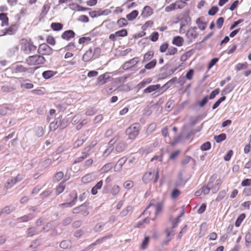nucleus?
Listing matches in <instances>:
<instances>
[{
    "instance_id": "nucleus-13",
    "label": "nucleus",
    "mask_w": 251,
    "mask_h": 251,
    "mask_svg": "<svg viewBox=\"0 0 251 251\" xmlns=\"http://www.w3.org/2000/svg\"><path fill=\"white\" fill-rule=\"evenodd\" d=\"M14 109L13 106L5 104L4 105L0 106V115L1 116H4L7 113V111H12Z\"/></svg>"
},
{
    "instance_id": "nucleus-63",
    "label": "nucleus",
    "mask_w": 251,
    "mask_h": 251,
    "mask_svg": "<svg viewBox=\"0 0 251 251\" xmlns=\"http://www.w3.org/2000/svg\"><path fill=\"white\" fill-rule=\"evenodd\" d=\"M244 20L243 19H240L238 20L235 21L233 23V24L231 25V26L229 27L230 30H232L234 28H235L238 25L240 24L243 23L244 22Z\"/></svg>"
},
{
    "instance_id": "nucleus-57",
    "label": "nucleus",
    "mask_w": 251,
    "mask_h": 251,
    "mask_svg": "<svg viewBox=\"0 0 251 251\" xmlns=\"http://www.w3.org/2000/svg\"><path fill=\"white\" fill-rule=\"evenodd\" d=\"M219 10L218 7L217 6H213L208 10V14L210 16H214Z\"/></svg>"
},
{
    "instance_id": "nucleus-44",
    "label": "nucleus",
    "mask_w": 251,
    "mask_h": 251,
    "mask_svg": "<svg viewBox=\"0 0 251 251\" xmlns=\"http://www.w3.org/2000/svg\"><path fill=\"white\" fill-rule=\"evenodd\" d=\"M226 99V97L225 96H223L222 97H221L220 99H219L212 106V109H215L217 108L220 103L224 101Z\"/></svg>"
},
{
    "instance_id": "nucleus-51",
    "label": "nucleus",
    "mask_w": 251,
    "mask_h": 251,
    "mask_svg": "<svg viewBox=\"0 0 251 251\" xmlns=\"http://www.w3.org/2000/svg\"><path fill=\"white\" fill-rule=\"evenodd\" d=\"M112 167L113 164L112 163H108L104 165L101 170L103 173H106L110 171Z\"/></svg>"
},
{
    "instance_id": "nucleus-12",
    "label": "nucleus",
    "mask_w": 251,
    "mask_h": 251,
    "mask_svg": "<svg viewBox=\"0 0 251 251\" xmlns=\"http://www.w3.org/2000/svg\"><path fill=\"white\" fill-rule=\"evenodd\" d=\"M40 231L38 230L36 226H31L28 228L26 231V234L27 237H31L35 235L39 234Z\"/></svg>"
},
{
    "instance_id": "nucleus-1",
    "label": "nucleus",
    "mask_w": 251,
    "mask_h": 251,
    "mask_svg": "<svg viewBox=\"0 0 251 251\" xmlns=\"http://www.w3.org/2000/svg\"><path fill=\"white\" fill-rule=\"evenodd\" d=\"M21 50L25 53L29 54L34 52L36 50V47L33 45V42L29 39V40L23 38L21 40Z\"/></svg>"
},
{
    "instance_id": "nucleus-27",
    "label": "nucleus",
    "mask_w": 251,
    "mask_h": 251,
    "mask_svg": "<svg viewBox=\"0 0 251 251\" xmlns=\"http://www.w3.org/2000/svg\"><path fill=\"white\" fill-rule=\"evenodd\" d=\"M0 20L2 22V26L7 25H8V18L6 13H0Z\"/></svg>"
},
{
    "instance_id": "nucleus-62",
    "label": "nucleus",
    "mask_w": 251,
    "mask_h": 251,
    "mask_svg": "<svg viewBox=\"0 0 251 251\" xmlns=\"http://www.w3.org/2000/svg\"><path fill=\"white\" fill-rule=\"evenodd\" d=\"M46 41L48 44H50V45L54 46L56 43V41L55 39L53 36L51 35H49L46 39Z\"/></svg>"
},
{
    "instance_id": "nucleus-29",
    "label": "nucleus",
    "mask_w": 251,
    "mask_h": 251,
    "mask_svg": "<svg viewBox=\"0 0 251 251\" xmlns=\"http://www.w3.org/2000/svg\"><path fill=\"white\" fill-rule=\"evenodd\" d=\"M165 232L167 233V236L165 238V242H168L171 241L172 237H173L175 234V231L174 230L170 231L169 228H167L165 230Z\"/></svg>"
},
{
    "instance_id": "nucleus-24",
    "label": "nucleus",
    "mask_w": 251,
    "mask_h": 251,
    "mask_svg": "<svg viewBox=\"0 0 251 251\" xmlns=\"http://www.w3.org/2000/svg\"><path fill=\"white\" fill-rule=\"evenodd\" d=\"M61 118L62 116H59L57 118V120L58 121V122H59V127H61L62 129H64L68 126V121L66 119H61Z\"/></svg>"
},
{
    "instance_id": "nucleus-23",
    "label": "nucleus",
    "mask_w": 251,
    "mask_h": 251,
    "mask_svg": "<svg viewBox=\"0 0 251 251\" xmlns=\"http://www.w3.org/2000/svg\"><path fill=\"white\" fill-rule=\"evenodd\" d=\"M234 86L232 83H229L222 90V95L224 96L231 92L234 89Z\"/></svg>"
},
{
    "instance_id": "nucleus-46",
    "label": "nucleus",
    "mask_w": 251,
    "mask_h": 251,
    "mask_svg": "<svg viewBox=\"0 0 251 251\" xmlns=\"http://www.w3.org/2000/svg\"><path fill=\"white\" fill-rule=\"evenodd\" d=\"M44 134V131L43 127L37 126L35 128V134L38 137L42 136Z\"/></svg>"
},
{
    "instance_id": "nucleus-42",
    "label": "nucleus",
    "mask_w": 251,
    "mask_h": 251,
    "mask_svg": "<svg viewBox=\"0 0 251 251\" xmlns=\"http://www.w3.org/2000/svg\"><path fill=\"white\" fill-rule=\"evenodd\" d=\"M106 237H107V236H105V237H103L102 238H100V239L97 240L95 242L92 243L91 244L89 245L87 248L84 249L83 250V251H88V250L91 249L94 246H95L96 245H97V244L100 243V242L101 241L103 238H105Z\"/></svg>"
},
{
    "instance_id": "nucleus-3",
    "label": "nucleus",
    "mask_w": 251,
    "mask_h": 251,
    "mask_svg": "<svg viewBox=\"0 0 251 251\" xmlns=\"http://www.w3.org/2000/svg\"><path fill=\"white\" fill-rule=\"evenodd\" d=\"M139 123H135L129 126L126 130V134L128 135V139L133 140L138 135L139 133Z\"/></svg>"
},
{
    "instance_id": "nucleus-61",
    "label": "nucleus",
    "mask_w": 251,
    "mask_h": 251,
    "mask_svg": "<svg viewBox=\"0 0 251 251\" xmlns=\"http://www.w3.org/2000/svg\"><path fill=\"white\" fill-rule=\"evenodd\" d=\"M226 192L225 190H222V191H220L219 192L217 198L216 199V201H220L221 200H223L226 196Z\"/></svg>"
},
{
    "instance_id": "nucleus-26",
    "label": "nucleus",
    "mask_w": 251,
    "mask_h": 251,
    "mask_svg": "<svg viewBox=\"0 0 251 251\" xmlns=\"http://www.w3.org/2000/svg\"><path fill=\"white\" fill-rule=\"evenodd\" d=\"M87 206V204L86 203H84L82 204L77 206L75 208H74L73 210V213L74 214H77L83 211L86 207Z\"/></svg>"
},
{
    "instance_id": "nucleus-32",
    "label": "nucleus",
    "mask_w": 251,
    "mask_h": 251,
    "mask_svg": "<svg viewBox=\"0 0 251 251\" xmlns=\"http://www.w3.org/2000/svg\"><path fill=\"white\" fill-rule=\"evenodd\" d=\"M41 245V243L39 239H36L32 241L31 244L28 247V249H34L38 248Z\"/></svg>"
},
{
    "instance_id": "nucleus-38",
    "label": "nucleus",
    "mask_w": 251,
    "mask_h": 251,
    "mask_svg": "<svg viewBox=\"0 0 251 251\" xmlns=\"http://www.w3.org/2000/svg\"><path fill=\"white\" fill-rule=\"evenodd\" d=\"M246 215L244 213L241 214L237 218V219L236 220V222L235 223V225L237 227H239L240 225L242 222H243V220L245 218Z\"/></svg>"
},
{
    "instance_id": "nucleus-45",
    "label": "nucleus",
    "mask_w": 251,
    "mask_h": 251,
    "mask_svg": "<svg viewBox=\"0 0 251 251\" xmlns=\"http://www.w3.org/2000/svg\"><path fill=\"white\" fill-rule=\"evenodd\" d=\"M170 222L172 224V228H176L178 224L180 221V220L179 219V218H176V219H173L172 217H170L169 219Z\"/></svg>"
},
{
    "instance_id": "nucleus-50",
    "label": "nucleus",
    "mask_w": 251,
    "mask_h": 251,
    "mask_svg": "<svg viewBox=\"0 0 251 251\" xmlns=\"http://www.w3.org/2000/svg\"><path fill=\"white\" fill-rule=\"evenodd\" d=\"M211 145L210 142L207 141L202 144L201 146V150L203 151H206L211 148Z\"/></svg>"
},
{
    "instance_id": "nucleus-11",
    "label": "nucleus",
    "mask_w": 251,
    "mask_h": 251,
    "mask_svg": "<svg viewBox=\"0 0 251 251\" xmlns=\"http://www.w3.org/2000/svg\"><path fill=\"white\" fill-rule=\"evenodd\" d=\"M153 14V9L149 6H145L142 10L141 13V16L146 18H147Z\"/></svg>"
},
{
    "instance_id": "nucleus-56",
    "label": "nucleus",
    "mask_w": 251,
    "mask_h": 251,
    "mask_svg": "<svg viewBox=\"0 0 251 251\" xmlns=\"http://www.w3.org/2000/svg\"><path fill=\"white\" fill-rule=\"evenodd\" d=\"M92 180V175L91 174H87L82 177L81 182L84 183H86L91 181Z\"/></svg>"
},
{
    "instance_id": "nucleus-43",
    "label": "nucleus",
    "mask_w": 251,
    "mask_h": 251,
    "mask_svg": "<svg viewBox=\"0 0 251 251\" xmlns=\"http://www.w3.org/2000/svg\"><path fill=\"white\" fill-rule=\"evenodd\" d=\"M163 204V202H159L156 203V204L155 205L154 207L155 209V211L154 214L155 215H158L162 211Z\"/></svg>"
},
{
    "instance_id": "nucleus-2",
    "label": "nucleus",
    "mask_w": 251,
    "mask_h": 251,
    "mask_svg": "<svg viewBox=\"0 0 251 251\" xmlns=\"http://www.w3.org/2000/svg\"><path fill=\"white\" fill-rule=\"evenodd\" d=\"M46 59L42 55L36 54L28 56L25 59V63L30 66L44 64Z\"/></svg>"
},
{
    "instance_id": "nucleus-7",
    "label": "nucleus",
    "mask_w": 251,
    "mask_h": 251,
    "mask_svg": "<svg viewBox=\"0 0 251 251\" xmlns=\"http://www.w3.org/2000/svg\"><path fill=\"white\" fill-rule=\"evenodd\" d=\"M113 79L112 77L108 75V73H104L100 75L97 78V85L101 86L106 83L108 80Z\"/></svg>"
},
{
    "instance_id": "nucleus-18",
    "label": "nucleus",
    "mask_w": 251,
    "mask_h": 251,
    "mask_svg": "<svg viewBox=\"0 0 251 251\" xmlns=\"http://www.w3.org/2000/svg\"><path fill=\"white\" fill-rule=\"evenodd\" d=\"M153 176V173L151 172H147L144 175L142 180L145 184H147L152 179Z\"/></svg>"
},
{
    "instance_id": "nucleus-60",
    "label": "nucleus",
    "mask_w": 251,
    "mask_h": 251,
    "mask_svg": "<svg viewBox=\"0 0 251 251\" xmlns=\"http://www.w3.org/2000/svg\"><path fill=\"white\" fill-rule=\"evenodd\" d=\"M177 51V48L174 47H171L170 48H168V52L166 53L167 55H173L175 54Z\"/></svg>"
},
{
    "instance_id": "nucleus-16",
    "label": "nucleus",
    "mask_w": 251,
    "mask_h": 251,
    "mask_svg": "<svg viewBox=\"0 0 251 251\" xmlns=\"http://www.w3.org/2000/svg\"><path fill=\"white\" fill-rule=\"evenodd\" d=\"M93 57H94L93 50L90 48L83 55L82 59L84 62H88L92 59Z\"/></svg>"
},
{
    "instance_id": "nucleus-25",
    "label": "nucleus",
    "mask_w": 251,
    "mask_h": 251,
    "mask_svg": "<svg viewBox=\"0 0 251 251\" xmlns=\"http://www.w3.org/2000/svg\"><path fill=\"white\" fill-rule=\"evenodd\" d=\"M138 14V11L134 10L126 15V18L128 21H132L136 18Z\"/></svg>"
},
{
    "instance_id": "nucleus-52",
    "label": "nucleus",
    "mask_w": 251,
    "mask_h": 251,
    "mask_svg": "<svg viewBox=\"0 0 251 251\" xmlns=\"http://www.w3.org/2000/svg\"><path fill=\"white\" fill-rule=\"evenodd\" d=\"M117 37H125L127 35V31L126 29H122L115 32Z\"/></svg>"
},
{
    "instance_id": "nucleus-48",
    "label": "nucleus",
    "mask_w": 251,
    "mask_h": 251,
    "mask_svg": "<svg viewBox=\"0 0 251 251\" xmlns=\"http://www.w3.org/2000/svg\"><path fill=\"white\" fill-rule=\"evenodd\" d=\"M212 187V186H211L210 184H207L206 185L203 186L201 188V189L202 191V193H203L204 195H207L209 194L210 190Z\"/></svg>"
},
{
    "instance_id": "nucleus-10",
    "label": "nucleus",
    "mask_w": 251,
    "mask_h": 251,
    "mask_svg": "<svg viewBox=\"0 0 251 251\" xmlns=\"http://www.w3.org/2000/svg\"><path fill=\"white\" fill-rule=\"evenodd\" d=\"M75 33L72 30L65 31L61 35V38L67 41H69L71 38L75 37Z\"/></svg>"
},
{
    "instance_id": "nucleus-59",
    "label": "nucleus",
    "mask_w": 251,
    "mask_h": 251,
    "mask_svg": "<svg viewBox=\"0 0 251 251\" xmlns=\"http://www.w3.org/2000/svg\"><path fill=\"white\" fill-rule=\"evenodd\" d=\"M220 93V89L219 88H216L214 90L212 91L209 95L208 97V99L213 100L215 97L218 95Z\"/></svg>"
},
{
    "instance_id": "nucleus-53",
    "label": "nucleus",
    "mask_w": 251,
    "mask_h": 251,
    "mask_svg": "<svg viewBox=\"0 0 251 251\" xmlns=\"http://www.w3.org/2000/svg\"><path fill=\"white\" fill-rule=\"evenodd\" d=\"M150 237L149 236H146L143 241H142L141 249L142 250H145L147 248V247L149 243Z\"/></svg>"
},
{
    "instance_id": "nucleus-33",
    "label": "nucleus",
    "mask_w": 251,
    "mask_h": 251,
    "mask_svg": "<svg viewBox=\"0 0 251 251\" xmlns=\"http://www.w3.org/2000/svg\"><path fill=\"white\" fill-rule=\"evenodd\" d=\"M71 242L70 240H66L62 241L60 243L59 246L63 249H67L71 246Z\"/></svg>"
},
{
    "instance_id": "nucleus-58",
    "label": "nucleus",
    "mask_w": 251,
    "mask_h": 251,
    "mask_svg": "<svg viewBox=\"0 0 251 251\" xmlns=\"http://www.w3.org/2000/svg\"><path fill=\"white\" fill-rule=\"evenodd\" d=\"M16 183V181L14 180L13 178L8 179L7 180L6 184L5 185L6 189H9L11 187Z\"/></svg>"
},
{
    "instance_id": "nucleus-31",
    "label": "nucleus",
    "mask_w": 251,
    "mask_h": 251,
    "mask_svg": "<svg viewBox=\"0 0 251 251\" xmlns=\"http://www.w3.org/2000/svg\"><path fill=\"white\" fill-rule=\"evenodd\" d=\"M226 136L225 133H221L218 135H215L214 139L217 143H219L225 140L226 139Z\"/></svg>"
},
{
    "instance_id": "nucleus-6",
    "label": "nucleus",
    "mask_w": 251,
    "mask_h": 251,
    "mask_svg": "<svg viewBox=\"0 0 251 251\" xmlns=\"http://www.w3.org/2000/svg\"><path fill=\"white\" fill-rule=\"evenodd\" d=\"M38 53L42 55H50L52 53L53 49L46 43L41 44L39 45L38 49Z\"/></svg>"
},
{
    "instance_id": "nucleus-8",
    "label": "nucleus",
    "mask_w": 251,
    "mask_h": 251,
    "mask_svg": "<svg viewBox=\"0 0 251 251\" xmlns=\"http://www.w3.org/2000/svg\"><path fill=\"white\" fill-rule=\"evenodd\" d=\"M111 12V10L108 9H105L104 10H102L101 9H99V10L97 11H93L90 12L89 13V15L91 17L94 18L101 15H108V14H110Z\"/></svg>"
},
{
    "instance_id": "nucleus-15",
    "label": "nucleus",
    "mask_w": 251,
    "mask_h": 251,
    "mask_svg": "<svg viewBox=\"0 0 251 251\" xmlns=\"http://www.w3.org/2000/svg\"><path fill=\"white\" fill-rule=\"evenodd\" d=\"M18 28V25L17 24L11 25L9 27L5 29V31L2 35H12L14 34Z\"/></svg>"
},
{
    "instance_id": "nucleus-49",
    "label": "nucleus",
    "mask_w": 251,
    "mask_h": 251,
    "mask_svg": "<svg viewBox=\"0 0 251 251\" xmlns=\"http://www.w3.org/2000/svg\"><path fill=\"white\" fill-rule=\"evenodd\" d=\"M208 97L207 96H205L203 98V99L201 100L198 102V104L199 106L202 108L204 107L205 104L208 102Z\"/></svg>"
},
{
    "instance_id": "nucleus-14",
    "label": "nucleus",
    "mask_w": 251,
    "mask_h": 251,
    "mask_svg": "<svg viewBox=\"0 0 251 251\" xmlns=\"http://www.w3.org/2000/svg\"><path fill=\"white\" fill-rule=\"evenodd\" d=\"M126 161L127 157L126 156L123 157L121 158H120L116 163V165L115 166V172L121 171L122 167L125 164Z\"/></svg>"
},
{
    "instance_id": "nucleus-21",
    "label": "nucleus",
    "mask_w": 251,
    "mask_h": 251,
    "mask_svg": "<svg viewBox=\"0 0 251 251\" xmlns=\"http://www.w3.org/2000/svg\"><path fill=\"white\" fill-rule=\"evenodd\" d=\"M56 74L57 72L56 71L54 72L51 70H48L43 72L42 73V76L45 79H48L53 76Z\"/></svg>"
},
{
    "instance_id": "nucleus-17",
    "label": "nucleus",
    "mask_w": 251,
    "mask_h": 251,
    "mask_svg": "<svg viewBox=\"0 0 251 251\" xmlns=\"http://www.w3.org/2000/svg\"><path fill=\"white\" fill-rule=\"evenodd\" d=\"M33 218L34 215L31 213H29L27 215H25L21 217L18 218L17 219V221L19 222H27L31 220Z\"/></svg>"
},
{
    "instance_id": "nucleus-64",
    "label": "nucleus",
    "mask_w": 251,
    "mask_h": 251,
    "mask_svg": "<svg viewBox=\"0 0 251 251\" xmlns=\"http://www.w3.org/2000/svg\"><path fill=\"white\" fill-rule=\"evenodd\" d=\"M250 142L248 144H247L244 148V152L245 153H249L251 152V134L250 135Z\"/></svg>"
},
{
    "instance_id": "nucleus-30",
    "label": "nucleus",
    "mask_w": 251,
    "mask_h": 251,
    "mask_svg": "<svg viewBox=\"0 0 251 251\" xmlns=\"http://www.w3.org/2000/svg\"><path fill=\"white\" fill-rule=\"evenodd\" d=\"M63 27L62 24L60 23H52L50 25V27L54 31L61 30Z\"/></svg>"
},
{
    "instance_id": "nucleus-39",
    "label": "nucleus",
    "mask_w": 251,
    "mask_h": 251,
    "mask_svg": "<svg viewBox=\"0 0 251 251\" xmlns=\"http://www.w3.org/2000/svg\"><path fill=\"white\" fill-rule=\"evenodd\" d=\"M113 143H114L113 142V139L111 140L109 142V145H110V146L103 152V156H107L112 151V150L114 149V147L113 146Z\"/></svg>"
},
{
    "instance_id": "nucleus-20",
    "label": "nucleus",
    "mask_w": 251,
    "mask_h": 251,
    "mask_svg": "<svg viewBox=\"0 0 251 251\" xmlns=\"http://www.w3.org/2000/svg\"><path fill=\"white\" fill-rule=\"evenodd\" d=\"M160 88V85L159 84L150 85L147 88L144 89V93H150L153 91H154Z\"/></svg>"
},
{
    "instance_id": "nucleus-9",
    "label": "nucleus",
    "mask_w": 251,
    "mask_h": 251,
    "mask_svg": "<svg viewBox=\"0 0 251 251\" xmlns=\"http://www.w3.org/2000/svg\"><path fill=\"white\" fill-rule=\"evenodd\" d=\"M197 27H191L189 28L186 33V36L187 38L189 40V42H192V39H195L199 35L197 31Z\"/></svg>"
},
{
    "instance_id": "nucleus-4",
    "label": "nucleus",
    "mask_w": 251,
    "mask_h": 251,
    "mask_svg": "<svg viewBox=\"0 0 251 251\" xmlns=\"http://www.w3.org/2000/svg\"><path fill=\"white\" fill-rule=\"evenodd\" d=\"M11 69L15 73H25L27 72L29 74H33L36 68H26L23 65L19 64H14L11 67Z\"/></svg>"
},
{
    "instance_id": "nucleus-41",
    "label": "nucleus",
    "mask_w": 251,
    "mask_h": 251,
    "mask_svg": "<svg viewBox=\"0 0 251 251\" xmlns=\"http://www.w3.org/2000/svg\"><path fill=\"white\" fill-rule=\"evenodd\" d=\"M15 89V87L9 85H3L1 87V90L3 92H10Z\"/></svg>"
},
{
    "instance_id": "nucleus-28",
    "label": "nucleus",
    "mask_w": 251,
    "mask_h": 251,
    "mask_svg": "<svg viewBox=\"0 0 251 251\" xmlns=\"http://www.w3.org/2000/svg\"><path fill=\"white\" fill-rule=\"evenodd\" d=\"M154 52L153 50H149L144 55V59L142 63L150 60L153 56Z\"/></svg>"
},
{
    "instance_id": "nucleus-36",
    "label": "nucleus",
    "mask_w": 251,
    "mask_h": 251,
    "mask_svg": "<svg viewBox=\"0 0 251 251\" xmlns=\"http://www.w3.org/2000/svg\"><path fill=\"white\" fill-rule=\"evenodd\" d=\"M126 144L124 142H119L116 147V151L117 152H121L124 151L126 147Z\"/></svg>"
},
{
    "instance_id": "nucleus-34",
    "label": "nucleus",
    "mask_w": 251,
    "mask_h": 251,
    "mask_svg": "<svg viewBox=\"0 0 251 251\" xmlns=\"http://www.w3.org/2000/svg\"><path fill=\"white\" fill-rule=\"evenodd\" d=\"M174 3L176 9H182L187 4L186 2L182 0H177Z\"/></svg>"
},
{
    "instance_id": "nucleus-22",
    "label": "nucleus",
    "mask_w": 251,
    "mask_h": 251,
    "mask_svg": "<svg viewBox=\"0 0 251 251\" xmlns=\"http://www.w3.org/2000/svg\"><path fill=\"white\" fill-rule=\"evenodd\" d=\"M103 184L102 180L99 181L91 189V194L93 195H95L98 193V190L101 188Z\"/></svg>"
},
{
    "instance_id": "nucleus-37",
    "label": "nucleus",
    "mask_w": 251,
    "mask_h": 251,
    "mask_svg": "<svg viewBox=\"0 0 251 251\" xmlns=\"http://www.w3.org/2000/svg\"><path fill=\"white\" fill-rule=\"evenodd\" d=\"M157 64V60L156 59H153L150 62L148 63L145 65V68L147 70H151L154 68Z\"/></svg>"
},
{
    "instance_id": "nucleus-55",
    "label": "nucleus",
    "mask_w": 251,
    "mask_h": 251,
    "mask_svg": "<svg viewBox=\"0 0 251 251\" xmlns=\"http://www.w3.org/2000/svg\"><path fill=\"white\" fill-rule=\"evenodd\" d=\"M64 174L62 172H58L55 174L53 181L58 182L63 178Z\"/></svg>"
},
{
    "instance_id": "nucleus-35",
    "label": "nucleus",
    "mask_w": 251,
    "mask_h": 251,
    "mask_svg": "<svg viewBox=\"0 0 251 251\" xmlns=\"http://www.w3.org/2000/svg\"><path fill=\"white\" fill-rule=\"evenodd\" d=\"M152 79L151 78L145 79L137 85V87L139 89H140L143 88L146 85L150 83Z\"/></svg>"
},
{
    "instance_id": "nucleus-19",
    "label": "nucleus",
    "mask_w": 251,
    "mask_h": 251,
    "mask_svg": "<svg viewBox=\"0 0 251 251\" xmlns=\"http://www.w3.org/2000/svg\"><path fill=\"white\" fill-rule=\"evenodd\" d=\"M184 42L183 38L179 36L174 37L172 41L173 44L177 47H180L183 45Z\"/></svg>"
},
{
    "instance_id": "nucleus-54",
    "label": "nucleus",
    "mask_w": 251,
    "mask_h": 251,
    "mask_svg": "<svg viewBox=\"0 0 251 251\" xmlns=\"http://www.w3.org/2000/svg\"><path fill=\"white\" fill-rule=\"evenodd\" d=\"M128 22L124 18H121L119 19L117 21V25L120 27H123L127 25Z\"/></svg>"
},
{
    "instance_id": "nucleus-5",
    "label": "nucleus",
    "mask_w": 251,
    "mask_h": 251,
    "mask_svg": "<svg viewBox=\"0 0 251 251\" xmlns=\"http://www.w3.org/2000/svg\"><path fill=\"white\" fill-rule=\"evenodd\" d=\"M70 202H65L59 204L58 206L60 207H71L75 205L77 200V195L76 192L74 191L69 194Z\"/></svg>"
},
{
    "instance_id": "nucleus-40",
    "label": "nucleus",
    "mask_w": 251,
    "mask_h": 251,
    "mask_svg": "<svg viewBox=\"0 0 251 251\" xmlns=\"http://www.w3.org/2000/svg\"><path fill=\"white\" fill-rule=\"evenodd\" d=\"M50 6L48 4H44L42 9L41 13H40V18H43L48 13V11L49 10Z\"/></svg>"
},
{
    "instance_id": "nucleus-47",
    "label": "nucleus",
    "mask_w": 251,
    "mask_h": 251,
    "mask_svg": "<svg viewBox=\"0 0 251 251\" xmlns=\"http://www.w3.org/2000/svg\"><path fill=\"white\" fill-rule=\"evenodd\" d=\"M65 185H64V181L61 182L56 188V192L57 195L61 193L64 190Z\"/></svg>"
}]
</instances>
